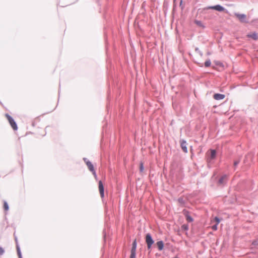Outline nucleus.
<instances>
[{
    "mask_svg": "<svg viewBox=\"0 0 258 258\" xmlns=\"http://www.w3.org/2000/svg\"><path fill=\"white\" fill-rule=\"evenodd\" d=\"M209 152L210 153H207L206 157V161L208 166H209L210 164H213L214 160L216 159L217 156V152L215 150L210 149Z\"/></svg>",
    "mask_w": 258,
    "mask_h": 258,
    "instance_id": "1",
    "label": "nucleus"
},
{
    "mask_svg": "<svg viewBox=\"0 0 258 258\" xmlns=\"http://www.w3.org/2000/svg\"><path fill=\"white\" fill-rule=\"evenodd\" d=\"M214 10L218 12H223L225 11L226 13H228V11L225 9L224 7L221 6L220 5H216L213 6H208L204 8L205 10Z\"/></svg>",
    "mask_w": 258,
    "mask_h": 258,
    "instance_id": "2",
    "label": "nucleus"
},
{
    "mask_svg": "<svg viewBox=\"0 0 258 258\" xmlns=\"http://www.w3.org/2000/svg\"><path fill=\"white\" fill-rule=\"evenodd\" d=\"M6 116L12 128L14 131H17L18 130V126L14 118L8 113L6 114Z\"/></svg>",
    "mask_w": 258,
    "mask_h": 258,
    "instance_id": "3",
    "label": "nucleus"
},
{
    "mask_svg": "<svg viewBox=\"0 0 258 258\" xmlns=\"http://www.w3.org/2000/svg\"><path fill=\"white\" fill-rule=\"evenodd\" d=\"M146 243L147 245V248L148 249L151 248L152 245L154 243V241L152 238V237L150 233H147L145 237Z\"/></svg>",
    "mask_w": 258,
    "mask_h": 258,
    "instance_id": "4",
    "label": "nucleus"
},
{
    "mask_svg": "<svg viewBox=\"0 0 258 258\" xmlns=\"http://www.w3.org/2000/svg\"><path fill=\"white\" fill-rule=\"evenodd\" d=\"M137 246V242L136 239H135L132 243V247L131 250L130 258H136Z\"/></svg>",
    "mask_w": 258,
    "mask_h": 258,
    "instance_id": "5",
    "label": "nucleus"
},
{
    "mask_svg": "<svg viewBox=\"0 0 258 258\" xmlns=\"http://www.w3.org/2000/svg\"><path fill=\"white\" fill-rule=\"evenodd\" d=\"M235 16L238 19L239 21L241 23H248V21L246 19V16L244 14H239L235 13Z\"/></svg>",
    "mask_w": 258,
    "mask_h": 258,
    "instance_id": "6",
    "label": "nucleus"
},
{
    "mask_svg": "<svg viewBox=\"0 0 258 258\" xmlns=\"http://www.w3.org/2000/svg\"><path fill=\"white\" fill-rule=\"evenodd\" d=\"M227 180V175L224 174V175H222L220 178V179H219V180L218 181V185L219 186H220V185L224 186V185H225L226 184Z\"/></svg>",
    "mask_w": 258,
    "mask_h": 258,
    "instance_id": "7",
    "label": "nucleus"
},
{
    "mask_svg": "<svg viewBox=\"0 0 258 258\" xmlns=\"http://www.w3.org/2000/svg\"><path fill=\"white\" fill-rule=\"evenodd\" d=\"M180 147H181L182 151L185 153H187V148L186 147L187 143H186V141L183 139L180 140Z\"/></svg>",
    "mask_w": 258,
    "mask_h": 258,
    "instance_id": "8",
    "label": "nucleus"
},
{
    "mask_svg": "<svg viewBox=\"0 0 258 258\" xmlns=\"http://www.w3.org/2000/svg\"><path fill=\"white\" fill-rule=\"evenodd\" d=\"M98 187H99V192H100L101 197V198L104 197V186H103V184L101 180H100L99 181Z\"/></svg>",
    "mask_w": 258,
    "mask_h": 258,
    "instance_id": "9",
    "label": "nucleus"
},
{
    "mask_svg": "<svg viewBox=\"0 0 258 258\" xmlns=\"http://www.w3.org/2000/svg\"><path fill=\"white\" fill-rule=\"evenodd\" d=\"M225 95L219 93H216L213 96L214 98L217 100L223 99L225 98Z\"/></svg>",
    "mask_w": 258,
    "mask_h": 258,
    "instance_id": "10",
    "label": "nucleus"
},
{
    "mask_svg": "<svg viewBox=\"0 0 258 258\" xmlns=\"http://www.w3.org/2000/svg\"><path fill=\"white\" fill-rule=\"evenodd\" d=\"M156 245L158 247V248L159 250H162L163 249L164 247V243L163 241L162 240L157 241L156 243Z\"/></svg>",
    "mask_w": 258,
    "mask_h": 258,
    "instance_id": "11",
    "label": "nucleus"
},
{
    "mask_svg": "<svg viewBox=\"0 0 258 258\" xmlns=\"http://www.w3.org/2000/svg\"><path fill=\"white\" fill-rule=\"evenodd\" d=\"M247 37L252 38L254 40H256L258 39L257 34L256 32H253L251 34H248Z\"/></svg>",
    "mask_w": 258,
    "mask_h": 258,
    "instance_id": "12",
    "label": "nucleus"
},
{
    "mask_svg": "<svg viewBox=\"0 0 258 258\" xmlns=\"http://www.w3.org/2000/svg\"><path fill=\"white\" fill-rule=\"evenodd\" d=\"M86 165L90 171H93L94 170V166L90 161L86 162Z\"/></svg>",
    "mask_w": 258,
    "mask_h": 258,
    "instance_id": "13",
    "label": "nucleus"
},
{
    "mask_svg": "<svg viewBox=\"0 0 258 258\" xmlns=\"http://www.w3.org/2000/svg\"><path fill=\"white\" fill-rule=\"evenodd\" d=\"M185 218H186V221L188 222H191L193 221L194 219L193 218L191 217V216H190L188 213V212L187 211H185Z\"/></svg>",
    "mask_w": 258,
    "mask_h": 258,
    "instance_id": "14",
    "label": "nucleus"
},
{
    "mask_svg": "<svg viewBox=\"0 0 258 258\" xmlns=\"http://www.w3.org/2000/svg\"><path fill=\"white\" fill-rule=\"evenodd\" d=\"M16 248L19 258H22L20 247L18 244H17L16 245Z\"/></svg>",
    "mask_w": 258,
    "mask_h": 258,
    "instance_id": "15",
    "label": "nucleus"
},
{
    "mask_svg": "<svg viewBox=\"0 0 258 258\" xmlns=\"http://www.w3.org/2000/svg\"><path fill=\"white\" fill-rule=\"evenodd\" d=\"M178 202L181 205H183L185 203V200L182 197H180L178 199Z\"/></svg>",
    "mask_w": 258,
    "mask_h": 258,
    "instance_id": "16",
    "label": "nucleus"
},
{
    "mask_svg": "<svg viewBox=\"0 0 258 258\" xmlns=\"http://www.w3.org/2000/svg\"><path fill=\"white\" fill-rule=\"evenodd\" d=\"M211 62L210 59H208L204 63L205 67L207 68L211 66Z\"/></svg>",
    "mask_w": 258,
    "mask_h": 258,
    "instance_id": "17",
    "label": "nucleus"
},
{
    "mask_svg": "<svg viewBox=\"0 0 258 258\" xmlns=\"http://www.w3.org/2000/svg\"><path fill=\"white\" fill-rule=\"evenodd\" d=\"M4 209L5 211H8L9 209L8 204L6 201L4 202Z\"/></svg>",
    "mask_w": 258,
    "mask_h": 258,
    "instance_id": "18",
    "label": "nucleus"
},
{
    "mask_svg": "<svg viewBox=\"0 0 258 258\" xmlns=\"http://www.w3.org/2000/svg\"><path fill=\"white\" fill-rule=\"evenodd\" d=\"M181 229L183 231H187L188 230V225L187 224H183L181 226Z\"/></svg>",
    "mask_w": 258,
    "mask_h": 258,
    "instance_id": "19",
    "label": "nucleus"
},
{
    "mask_svg": "<svg viewBox=\"0 0 258 258\" xmlns=\"http://www.w3.org/2000/svg\"><path fill=\"white\" fill-rule=\"evenodd\" d=\"M195 51H196V52L198 53L201 56H203L202 52L199 49V48L198 47H196L195 48Z\"/></svg>",
    "mask_w": 258,
    "mask_h": 258,
    "instance_id": "20",
    "label": "nucleus"
},
{
    "mask_svg": "<svg viewBox=\"0 0 258 258\" xmlns=\"http://www.w3.org/2000/svg\"><path fill=\"white\" fill-rule=\"evenodd\" d=\"M144 167L143 163L142 162H141L140 164V171L141 172H142L144 170Z\"/></svg>",
    "mask_w": 258,
    "mask_h": 258,
    "instance_id": "21",
    "label": "nucleus"
},
{
    "mask_svg": "<svg viewBox=\"0 0 258 258\" xmlns=\"http://www.w3.org/2000/svg\"><path fill=\"white\" fill-rule=\"evenodd\" d=\"M214 221L216 222V224H217V225H218L220 222V219L218 217H215L214 218Z\"/></svg>",
    "mask_w": 258,
    "mask_h": 258,
    "instance_id": "22",
    "label": "nucleus"
},
{
    "mask_svg": "<svg viewBox=\"0 0 258 258\" xmlns=\"http://www.w3.org/2000/svg\"><path fill=\"white\" fill-rule=\"evenodd\" d=\"M195 23L199 26H203V24H202V23L201 22V21H198V20H196L195 21Z\"/></svg>",
    "mask_w": 258,
    "mask_h": 258,
    "instance_id": "23",
    "label": "nucleus"
},
{
    "mask_svg": "<svg viewBox=\"0 0 258 258\" xmlns=\"http://www.w3.org/2000/svg\"><path fill=\"white\" fill-rule=\"evenodd\" d=\"M4 253H5L4 249L2 247L0 246V255H3L4 254Z\"/></svg>",
    "mask_w": 258,
    "mask_h": 258,
    "instance_id": "24",
    "label": "nucleus"
},
{
    "mask_svg": "<svg viewBox=\"0 0 258 258\" xmlns=\"http://www.w3.org/2000/svg\"><path fill=\"white\" fill-rule=\"evenodd\" d=\"M182 0H181L179 4V7H180L181 9L183 10L184 9V7L182 5Z\"/></svg>",
    "mask_w": 258,
    "mask_h": 258,
    "instance_id": "25",
    "label": "nucleus"
},
{
    "mask_svg": "<svg viewBox=\"0 0 258 258\" xmlns=\"http://www.w3.org/2000/svg\"><path fill=\"white\" fill-rule=\"evenodd\" d=\"M217 226H218V225H217V224H215V225H213L212 226V229L213 230H216L217 229Z\"/></svg>",
    "mask_w": 258,
    "mask_h": 258,
    "instance_id": "26",
    "label": "nucleus"
},
{
    "mask_svg": "<svg viewBox=\"0 0 258 258\" xmlns=\"http://www.w3.org/2000/svg\"><path fill=\"white\" fill-rule=\"evenodd\" d=\"M240 162V160H236L234 162V166L236 167Z\"/></svg>",
    "mask_w": 258,
    "mask_h": 258,
    "instance_id": "27",
    "label": "nucleus"
},
{
    "mask_svg": "<svg viewBox=\"0 0 258 258\" xmlns=\"http://www.w3.org/2000/svg\"><path fill=\"white\" fill-rule=\"evenodd\" d=\"M91 172L92 173V174H93V175H94V177H95V178H97V174H96V171H95V169L94 170V171H91Z\"/></svg>",
    "mask_w": 258,
    "mask_h": 258,
    "instance_id": "28",
    "label": "nucleus"
},
{
    "mask_svg": "<svg viewBox=\"0 0 258 258\" xmlns=\"http://www.w3.org/2000/svg\"><path fill=\"white\" fill-rule=\"evenodd\" d=\"M83 160L84 161V162H85L86 164V162H87V161H89L87 158H83Z\"/></svg>",
    "mask_w": 258,
    "mask_h": 258,
    "instance_id": "29",
    "label": "nucleus"
},
{
    "mask_svg": "<svg viewBox=\"0 0 258 258\" xmlns=\"http://www.w3.org/2000/svg\"><path fill=\"white\" fill-rule=\"evenodd\" d=\"M216 64L217 65L221 66L222 64V63L220 62H216Z\"/></svg>",
    "mask_w": 258,
    "mask_h": 258,
    "instance_id": "30",
    "label": "nucleus"
},
{
    "mask_svg": "<svg viewBox=\"0 0 258 258\" xmlns=\"http://www.w3.org/2000/svg\"><path fill=\"white\" fill-rule=\"evenodd\" d=\"M207 54H208V55H210V54H211V53H210V52H208L207 53Z\"/></svg>",
    "mask_w": 258,
    "mask_h": 258,
    "instance_id": "31",
    "label": "nucleus"
},
{
    "mask_svg": "<svg viewBox=\"0 0 258 258\" xmlns=\"http://www.w3.org/2000/svg\"><path fill=\"white\" fill-rule=\"evenodd\" d=\"M15 240H16V242L17 243V237H15Z\"/></svg>",
    "mask_w": 258,
    "mask_h": 258,
    "instance_id": "32",
    "label": "nucleus"
},
{
    "mask_svg": "<svg viewBox=\"0 0 258 258\" xmlns=\"http://www.w3.org/2000/svg\"><path fill=\"white\" fill-rule=\"evenodd\" d=\"M176 0H173L174 2L175 3V2L176 1Z\"/></svg>",
    "mask_w": 258,
    "mask_h": 258,
    "instance_id": "33",
    "label": "nucleus"
},
{
    "mask_svg": "<svg viewBox=\"0 0 258 258\" xmlns=\"http://www.w3.org/2000/svg\"><path fill=\"white\" fill-rule=\"evenodd\" d=\"M175 258H179V257H176Z\"/></svg>",
    "mask_w": 258,
    "mask_h": 258,
    "instance_id": "34",
    "label": "nucleus"
}]
</instances>
